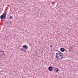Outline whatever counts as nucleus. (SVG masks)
<instances>
[{
	"mask_svg": "<svg viewBox=\"0 0 78 78\" xmlns=\"http://www.w3.org/2000/svg\"><path fill=\"white\" fill-rule=\"evenodd\" d=\"M22 50H23V51H25V49L24 48H22Z\"/></svg>",
	"mask_w": 78,
	"mask_h": 78,
	"instance_id": "8",
	"label": "nucleus"
},
{
	"mask_svg": "<svg viewBox=\"0 0 78 78\" xmlns=\"http://www.w3.org/2000/svg\"><path fill=\"white\" fill-rule=\"evenodd\" d=\"M2 50H3V49H1L0 50V52H2Z\"/></svg>",
	"mask_w": 78,
	"mask_h": 78,
	"instance_id": "9",
	"label": "nucleus"
},
{
	"mask_svg": "<svg viewBox=\"0 0 78 78\" xmlns=\"http://www.w3.org/2000/svg\"><path fill=\"white\" fill-rule=\"evenodd\" d=\"M7 14V12L5 11L4 12L2 15H1L0 16V18L1 19H5L6 17Z\"/></svg>",
	"mask_w": 78,
	"mask_h": 78,
	"instance_id": "2",
	"label": "nucleus"
},
{
	"mask_svg": "<svg viewBox=\"0 0 78 78\" xmlns=\"http://www.w3.org/2000/svg\"><path fill=\"white\" fill-rule=\"evenodd\" d=\"M55 56L56 59H58V60H60L63 59V55L61 53H56Z\"/></svg>",
	"mask_w": 78,
	"mask_h": 78,
	"instance_id": "1",
	"label": "nucleus"
},
{
	"mask_svg": "<svg viewBox=\"0 0 78 78\" xmlns=\"http://www.w3.org/2000/svg\"><path fill=\"white\" fill-rule=\"evenodd\" d=\"M2 52L3 53H4V52H5V51H2Z\"/></svg>",
	"mask_w": 78,
	"mask_h": 78,
	"instance_id": "12",
	"label": "nucleus"
},
{
	"mask_svg": "<svg viewBox=\"0 0 78 78\" xmlns=\"http://www.w3.org/2000/svg\"><path fill=\"white\" fill-rule=\"evenodd\" d=\"M72 47H69V50H69V51H70V50H72Z\"/></svg>",
	"mask_w": 78,
	"mask_h": 78,
	"instance_id": "7",
	"label": "nucleus"
},
{
	"mask_svg": "<svg viewBox=\"0 0 78 78\" xmlns=\"http://www.w3.org/2000/svg\"><path fill=\"white\" fill-rule=\"evenodd\" d=\"M5 23H8V21H5Z\"/></svg>",
	"mask_w": 78,
	"mask_h": 78,
	"instance_id": "11",
	"label": "nucleus"
},
{
	"mask_svg": "<svg viewBox=\"0 0 78 78\" xmlns=\"http://www.w3.org/2000/svg\"><path fill=\"white\" fill-rule=\"evenodd\" d=\"M12 16H10L9 17V18H10V19H12Z\"/></svg>",
	"mask_w": 78,
	"mask_h": 78,
	"instance_id": "10",
	"label": "nucleus"
},
{
	"mask_svg": "<svg viewBox=\"0 0 78 78\" xmlns=\"http://www.w3.org/2000/svg\"><path fill=\"white\" fill-rule=\"evenodd\" d=\"M10 23H11V21H10Z\"/></svg>",
	"mask_w": 78,
	"mask_h": 78,
	"instance_id": "15",
	"label": "nucleus"
},
{
	"mask_svg": "<svg viewBox=\"0 0 78 78\" xmlns=\"http://www.w3.org/2000/svg\"><path fill=\"white\" fill-rule=\"evenodd\" d=\"M48 70L49 71H52L53 70V67L51 66H49L48 68Z\"/></svg>",
	"mask_w": 78,
	"mask_h": 78,
	"instance_id": "4",
	"label": "nucleus"
},
{
	"mask_svg": "<svg viewBox=\"0 0 78 78\" xmlns=\"http://www.w3.org/2000/svg\"><path fill=\"white\" fill-rule=\"evenodd\" d=\"M51 45L50 46V47H51Z\"/></svg>",
	"mask_w": 78,
	"mask_h": 78,
	"instance_id": "14",
	"label": "nucleus"
},
{
	"mask_svg": "<svg viewBox=\"0 0 78 78\" xmlns=\"http://www.w3.org/2000/svg\"><path fill=\"white\" fill-rule=\"evenodd\" d=\"M58 70H59L58 68H55V72H58Z\"/></svg>",
	"mask_w": 78,
	"mask_h": 78,
	"instance_id": "6",
	"label": "nucleus"
},
{
	"mask_svg": "<svg viewBox=\"0 0 78 78\" xmlns=\"http://www.w3.org/2000/svg\"><path fill=\"white\" fill-rule=\"evenodd\" d=\"M2 55L1 54H0V56H2Z\"/></svg>",
	"mask_w": 78,
	"mask_h": 78,
	"instance_id": "13",
	"label": "nucleus"
},
{
	"mask_svg": "<svg viewBox=\"0 0 78 78\" xmlns=\"http://www.w3.org/2000/svg\"><path fill=\"white\" fill-rule=\"evenodd\" d=\"M23 48H25V49H28V46H27L26 45H24L23 46Z\"/></svg>",
	"mask_w": 78,
	"mask_h": 78,
	"instance_id": "3",
	"label": "nucleus"
},
{
	"mask_svg": "<svg viewBox=\"0 0 78 78\" xmlns=\"http://www.w3.org/2000/svg\"><path fill=\"white\" fill-rule=\"evenodd\" d=\"M0 58H1V57H0Z\"/></svg>",
	"mask_w": 78,
	"mask_h": 78,
	"instance_id": "16",
	"label": "nucleus"
},
{
	"mask_svg": "<svg viewBox=\"0 0 78 78\" xmlns=\"http://www.w3.org/2000/svg\"><path fill=\"white\" fill-rule=\"evenodd\" d=\"M60 50H61V51H62V52H64V51H65V49H64V48H61L60 49Z\"/></svg>",
	"mask_w": 78,
	"mask_h": 78,
	"instance_id": "5",
	"label": "nucleus"
}]
</instances>
